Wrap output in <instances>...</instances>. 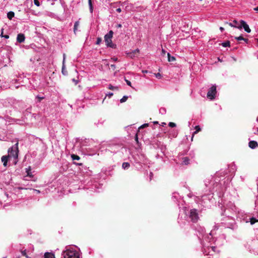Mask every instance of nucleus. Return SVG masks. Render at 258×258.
I'll return each mask as SVG.
<instances>
[{
	"label": "nucleus",
	"instance_id": "12",
	"mask_svg": "<svg viewBox=\"0 0 258 258\" xmlns=\"http://www.w3.org/2000/svg\"><path fill=\"white\" fill-rule=\"evenodd\" d=\"M249 147L251 149H254L257 146V143L254 141H251L248 143Z\"/></svg>",
	"mask_w": 258,
	"mask_h": 258
},
{
	"label": "nucleus",
	"instance_id": "14",
	"mask_svg": "<svg viewBox=\"0 0 258 258\" xmlns=\"http://www.w3.org/2000/svg\"><path fill=\"white\" fill-rule=\"evenodd\" d=\"M9 157V156H3L2 157V161L3 162V165L5 167L7 165Z\"/></svg>",
	"mask_w": 258,
	"mask_h": 258
},
{
	"label": "nucleus",
	"instance_id": "19",
	"mask_svg": "<svg viewBox=\"0 0 258 258\" xmlns=\"http://www.w3.org/2000/svg\"><path fill=\"white\" fill-rule=\"evenodd\" d=\"M195 129H196V131H195L192 135V137H191V141L193 139V138L194 137V135L197 134L198 132H199L200 131H201V127H200V126L199 125H197L195 126Z\"/></svg>",
	"mask_w": 258,
	"mask_h": 258
},
{
	"label": "nucleus",
	"instance_id": "60",
	"mask_svg": "<svg viewBox=\"0 0 258 258\" xmlns=\"http://www.w3.org/2000/svg\"><path fill=\"white\" fill-rule=\"evenodd\" d=\"M116 59H117L116 58H113L114 61H116Z\"/></svg>",
	"mask_w": 258,
	"mask_h": 258
},
{
	"label": "nucleus",
	"instance_id": "6",
	"mask_svg": "<svg viewBox=\"0 0 258 258\" xmlns=\"http://www.w3.org/2000/svg\"><path fill=\"white\" fill-rule=\"evenodd\" d=\"M113 37V31L110 30L109 32L104 36V41L107 47H113L112 42V38Z\"/></svg>",
	"mask_w": 258,
	"mask_h": 258
},
{
	"label": "nucleus",
	"instance_id": "58",
	"mask_svg": "<svg viewBox=\"0 0 258 258\" xmlns=\"http://www.w3.org/2000/svg\"><path fill=\"white\" fill-rule=\"evenodd\" d=\"M73 81L75 82L76 84H77V81L75 79H73Z\"/></svg>",
	"mask_w": 258,
	"mask_h": 258
},
{
	"label": "nucleus",
	"instance_id": "61",
	"mask_svg": "<svg viewBox=\"0 0 258 258\" xmlns=\"http://www.w3.org/2000/svg\"><path fill=\"white\" fill-rule=\"evenodd\" d=\"M19 189H23V188L22 187H19Z\"/></svg>",
	"mask_w": 258,
	"mask_h": 258
},
{
	"label": "nucleus",
	"instance_id": "16",
	"mask_svg": "<svg viewBox=\"0 0 258 258\" xmlns=\"http://www.w3.org/2000/svg\"><path fill=\"white\" fill-rule=\"evenodd\" d=\"M181 162L182 164L188 165L189 163V159L187 157H182Z\"/></svg>",
	"mask_w": 258,
	"mask_h": 258
},
{
	"label": "nucleus",
	"instance_id": "5",
	"mask_svg": "<svg viewBox=\"0 0 258 258\" xmlns=\"http://www.w3.org/2000/svg\"><path fill=\"white\" fill-rule=\"evenodd\" d=\"M63 258H80L78 252L76 250H67L62 253Z\"/></svg>",
	"mask_w": 258,
	"mask_h": 258
},
{
	"label": "nucleus",
	"instance_id": "35",
	"mask_svg": "<svg viewBox=\"0 0 258 258\" xmlns=\"http://www.w3.org/2000/svg\"><path fill=\"white\" fill-rule=\"evenodd\" d=\"M102 42V38L100 37H98L96 41V44L99 45Z\"/></svg>",
	"mask_w": 258,
	"mask_h": 258
},
{
	"label": "nucleus",
	"instance_id": "48",
	"mask_svg": "<svg viewBox=\"0 0 258 258\" xmlns=\"http://www.w3.org/2000/svg\"><path fill=\"white\" fill-rule=\"evenodd\" d=\"M253 10L255 11H257L258 12V7H255L253 9Z\"/></svg>",
	"mask_w": 258,
	"mask_h": 258
},
{
	"label": "nucleus",
	"instance_id": "51",
	"mask_svg": "<svg viewBox=\"0 0 258 258\" xmlns=\"http://www.w3.org/2000/svg\"><path fill=\"white\" fill-rule=\"evenodd\" d=\"M162 53H163V54H165V52H166L165 50L164 49H162Z\"/></svg>",
	"mask_w": 258,
	"mask_h": 258
},
{
	"label": "nucleus",
	"instance_id": "36",
	"mask_svg": "<svg viewBox=\"0 0 258 258\" xmlns=\"http://www.w3.org/2000/svg\"><path fill=\"white\" fill-rule=\"evenodd\" d=\"M125 81L128 86H130L133 88V87L132 86V83L129 80L125 79Z\"/></svg>",
	"mask_w": 258,
	"mask_h": 258
},
{
	"label": "nucleus",
	"instance_id": "4",
	"mask_svg": "<svg viewBox=\"0 0 258 258\" xmlns=\"http://www.w3.org/2000/svg\"><path fill=\"white\" fill-rule=\"evenodd\" d=\"M185 217L187 218L186 222L189 220L191 222L195 223L199 219V214L197 210L196 209H192L187 212H185Z\"/></svg>",
	"mask_w": 258,
	"mask_h": 258
},
{
	"label": "nucleus",
	"instance_id": "56",
	"mask_svg": "<svg viewBox=\"0 0 258 258\" xmlns=\"http://www.w3.org/2000/svg\"><path fill=\"white\" fill-rule=\"evenodd\" d=\"M136 140L137 141V142H138V137H137V135H136Z\"/></svg>",
	"mask_w": 258,
	"mask_h": 258
},
{
	"label": "nucleus",
	"instance_id": "55",
	"mask_svg": "<svg viewBox=\"0 0 258 258\" xmlns=\"http://www.w3.org/2000/svg\"><path fill=\"white\" fill-rule=\"evenodd\" d=\"M117 27H121V24H118V25H117Z\"/></svg>",
	"mask_w": 258,
	"mask_h": 258
},
{
	"label": "nucleus",
	"instance_id": "13",
	"mask_svg": "<svg viewBox=\"0 0 258 258\" xmlns=\"http://www.w3.org/2000/svg\"><path fill=\"white\" fill-rule=\"evenodd\" d=\"M178 135V131L177 130L173 129L170 132L169 135L173 137L176 138Z\"/></svg>",
	"mask_w": 258,
	"mask_h": 258
},
{
	"label": "nucleus",
	"instance_id": "40",
	"mask_svg": "<svg viewBox=\"0 0 258 258\" xmlns=\"http://www.w3.org/2000/svg\"><path fill=\"white\" fill-rule=\"evenodd\" d=\"M177 194H176V193H174L173 195L172 196V198H175V199H176L177 200Z\"/></svg>",
	"mask_w": 258,
	"mask_h": 258
},
{
	"label": "nucleus",
	"instance_id": "23",
	"mask_svg": "<svg viewBox=\"0 0 258 258\" xmlns=\"http://www.w3.org/2000/svg\"><path fill=\"white\" fill-rule=\"evenodd\" d=\"M15 14L13 12L10 11L8 13L7 17L9 19L12 20V19L14 17Z\"/></svg>",
	"mask_w": 258,
	"mask_h": 258
},
{
	"label": "nucleus",
	"instance_id": "7",
	"mask_svg": "<svg viewBox=\"0 0 258 258\" xmlns=\"http://www.w3.org/2000/svg\"><path fill=\"white\" fill-rule=\"evenodd\" d=\"M10 155L14 157L15 159H17L18 157V142L15 144V145L10 148L8 150Z\"/></svg>",
	"mask_w": 258,
	"mask_h": 258
},
{
	"label": "nucleus",
	"instance_id": "50",
	"mask_svg": "<svg viewBox=\"0 0 258 258\" xmlns=\"http://www.w3.org/2000/svg\"><path fill=\"white\" fill-rule=\"evenodd\" d=\"M220 30H221V31H223L224 30V28H223V27H221L220 28Z\"/></svg>",
	"mask_w": 258,
	"mask_h": 258
},
{
	"label": "nucleus",
	"instance_id": "34",
	"mask_svg": "<svg viewBox=\"0 0 258 258\" xmlns=\"http://www.w3.org/2000/svg\"><path fill=\"white\" fill-rule=\"evenodd\" d=\"M168 125L171 127H174L176 126V124L172 122H170L168 124Z\"/></svg>",
	"mask_w": 258,
	"mask_h": 258
},
{
	"label": "nucleus",
	"instance_id": "49",
	"mask_svg": "<svg viewBox=\"0 0 258 258\" xmlns=\"http://www.w3.org/2000/svg\"><path fill=\"white\" fill-rule=\"evenodd\" d=\"M34 190L36 191L37 192V193H38V194H39L40 192V190H39L34 189Z\"/></svg>",
	"mask_w": 258,
	"mask_h": 258
},
{
	"label": "nucleus",
	"instance_id": "33",
	"mask_svg": "<svg viewBox=\"0 0 258 258\" xmlns=\"http://www.w3.org/2000/svg\"><path fill=\"white\" fill-rule=\"evenodd\" d=\"M21 252L23 256H25L26 258H28V255H27V253H26V249H25V250H22L21 251Z\"/></svg>",
	"mask_w": 258,
	"mask_h": 258
},
{
	"label": "nucleus",
	"instance_id": "64",
	"mask_svg": "<svg viewBox=\"0 0 258 258\" xmlns=\"http://www.w3.org/2000/svg\"><path fill=\"white\" fill-rule=\"evenodd\" d=\"M256 121L258 122V116H257V117L256 118Z\"/></svg>",
	"mask_w": 258,
	"mask_h": 258
},
{
	"label": "nucleus",
	"instance_id": "10",
	"mask_svg": "<svg viewBox=\"0 0 258 258\" xmlns=\"http://www.w3.org/2000/svg\"><path fill=\"white\" fill-rule=\"evenodd\" d=\"M113 95V93H109L106 95L105 98L102 101V103L103 104H107L109 103L111 104V101L109 100L112 96Z\"/></svg>",
	"mask_w": 258,
	"mask_h": 258
},
{
	"label": "nucleus",
	"instance_id": "59",
	"mask_svg": "<svg viewBox=\"0 0 258 258\" xmlns=\"http://www.w3.org/2000/svg\"><path fill=\"white\" fill-rule=\"evenodd\" d=\"M77 164L79 165H82V163H78Z\"/></svg>",
	"mask_w": 258,
	"mask_h": 258
},
{
	"label": "nucleus",
	"instance_id": "45",
	"mask_svg": "<svg viewBox=\"0 0 258 258\" xmlns=\"http://www.w3.org/2000/svg\"><path fill=\"white\" fill-rule=\"evenodd\" d=\"M109 89H111V90H112L113 89V86H112L111 85H110L109 87Z\"/></svg>",
	"mask_w": 258,
	"mask_h": 258
},
{
	"label": "nucleus",
	"instance_id": "47",
	"mask_svg": "<svg viewBox=\"0 0 258 258\" xmlns=\"http://www.w3.org/2000/svg\"><path fill=\"white\" fill-rule=\"evenodd\" d=\"M178 223L181 225L182 224V221H180V220L179 219V218H178Z\"/></svg>",
	"mask_w": 258,
	"mask_h": 258
},
{
	"label": "nucleus",
	"instance_id": "2",
	"mask_svg": "<svg viewBox=\"0 0 258 258\" xmlns=\"http://www.w3.org/2000/svg\"><path fill=\"white\" fill-rule=\"evenodd\" d=\"M218 226L215 225L214 228L209 234L206 233L204 227L200 225H198L196 228L197 235L203 246L202 252L205 255L211 254V251L215 250L216 246L212 245L211 241L213 240V232L215 229H218Z\"/></svg>",
	"mask_w": 258,
	"mask_h": 258
},
{
	"label": "nucleus",
	"instance_id": "30",
	"mask_svg": "<svg viewBox=\"0 0 258 258\" xmlns=\"http://www.w3.org/2000/svg\"><path fill=\"white\" fill-rule=\"evenodd\" d=\"M128 98V96H124L120 100V103H123L125 102Z\"/></svg>",
	"mask_w": 258,
	"mask_h": 258
},
{
	"label": "nucleus",
	"instance_id": "25",
	"mask_svg": "<svg viewBox=\"0 0 258 258\" xmlns=\"http://www.w3.org/2000/svg\"><path fill=\"white\" fill-rule=\"evenodd\" d=\"M249 222H250L251 225L254 224L255 223L258 222V220L254 217H251L249 218Z\"/></svg>",
	"mask_w": 258,
	"mask_h": 258
},
{
	"label": "nucleus",
	"instance_id": "44",
	"mask_svg": "<svg viewBox=\"0 0 258 258\" xmlns=\"http://www.w3.org/2000/svg\"><path fill=\"white\" fill-rule=\"evenodd\" d=\"M3 31H4V29H2V32H1V35H0V36H1V37H3V36H4V35H3Z\"/></svg>",
	"mask_w": 258,
	"mask_h": 258
},
{
	"label": "nucleus",
	"instance_id": "32",
	"mask_svg": "<svg viewBox=\"0 0 258 258\" xmlns=\"http://www.w3.org/2000/svg\"><path fill=\"white\" fill-rule=\"evenodd\" d=\"M88 2H89V8H90V12L91 13H92V12H93V6H92V1H91V0H88Z\"/></svg>",
	"mask_w": 258,
	"mask_h": 258
},
{
	"label": "nucleus",
	"instance_id": "1",
	"mask_svg": "<svg viewBox=\"0 0 258 258\" xmlns=\"http://www.w3.org/2000/svg\"><path fill=\"white\" fill-rule=\"evenodd\" d=\"M225 176L223 171L217 172L214 176H210L205 181V185L208 189L202 196H196L195 201L201 204L204 207L210 206V203L212 202L213 198V191H217L219 197L223 196L224 191L229 186L231 179L229 176Z\"/></svg>",
	"mask_w": 258,
	"mask_h": 258
},
{
	"label": "nucleus",
	"instance_id": "3",
	"mask_svg": "<svg viewBox=\"0 0 258 258\" xmlns=\"http://www.w3.org/2000/svg\"><path fill=\"white\" fill-rule=\"evenodd\" d=\"M223 207L225 208V209L222 214L225 215V217L222 219L221 224L226 228H230L232 230L236 229L237 225L233 216H235L237 214V208L234 204L230 201L228 202L226 201L223 202Z\"/></svg>",
	"mask_w": 258,
	"mask_h": 258
},
{
	"label": "nucleus",
	"instance_id": "42",
	"mask_svg": "<svg viewBox=\"0 0 258 258\" xmlns=\"http://www.w3.org/2000/svg\"><path fill=\"white\" fill-rule=\"evenodd\" d=\"M3 37H4V38H5L6 39H8V38H9V36L8 35H5L3 36Z\"/></svg>",
	"mask_w": 258,
	"mask_h": 258
},
{
	"label": "nucleus",
	"instance_id": "27",
	"mask_svg": "<svg viewBox=\"0 0 258 258\" xmlns=\"http://www.w3.org/2000/svg\"><path fill=\"white\" fill-rule=\"evenodd\" d=\"M230 43L229 41H225L222 43V45L224 47L230 46Z\"/></svg>",
	"mask_w": 258,
	"mask_h": 258
},
{
	"label": "nucleus",
	"instance_id": "29",
	"mask_svg": "<svg viewBox=\"0 0 258 258\" xmlns=\"http://www.w3.org/2000/svg\"><path fill=\"white\" fill-rule=\"evenodd\" d=\"M79 23L78 21H77L75 22V23L74 24V31L75 33H76V31L77 30V27L79 26Z\"/></svg>",
	"mask_w": 258,
	"mask_h": 258
},
{
	"label": "nucleus",
	"instance_id": "24",
	"mask_svg": "<svg viewBox=\"0 0 258 258\" xmlns=\"http://www.w3.org/2000/svg\"><path fill=\"white\" fill-rule=\"evenodd\" d=\"M237 24H238L237 21L236 20H234L232 23H229V25L231 27H233L238 28V26L237 25Z\"/></svg>",
	"mask_w": 258,
	"mask_h": 258
},
{
	"label": "nucleus",
	"instance_id": "9",
	"mask_svg": "<svg viewBox=\"0 0 258 258\" xmlns=\"http://www.w3.org/2000/svg\"><path fill=\"white\" fill-rule=\"evenodd\" d=\"M240 25H238V29H241L242 28H243L244 30L247 32L250 33L251 31L249 27V26L247 24V23L243 20H241L240 21Z\"/></svg>",
	"mask_w": 258,
	"mask_h": 258
},
{
	"label": "nucleus",
	"instance_id": "46",
	"mask_svg": "<svg viewBox=\"0 0 258 258\" xmlns=\"http://www.w3.org/2000/svg\"><path fill=\"white\" fill-rule=\"evenodd\" d=\"M221 237H222V238L223 239H225V238H226V236H225V235H224V234H223V235L221 236Z\"/></svg>",
	"mask_w": 258,
	"mask_h": 258
},
{
	"label": "nucleus",
	"instance_id": "52",
	"mask_svg": "<svg viewBox=\"0 0 258 258\" xmlns=\"http://www.w3.org/2000/svg\"><path fill=\"white\" fill-rule=\"evenodd\" d=\"M255 204L258 206V198L257 199V200L255 201Z\"/></svg>",
	"mask_w": 258,
	"mask_h": 258
},
{
	"label": "nucleus",
	"instance_id": "8",
	"mask_svg": "<svg viewBox=\"0 0 258 258\" xmlns=\"http://www.w3.org/2000/svg\"><path fill=\"white\" fill-rule=\"evenodd\" d=\"M217 93L216 85H213L209 88L207 93V98L210 100H213L215 98V95Z\"/></svg>",
	"mask_w": 258,
	"mask_h": 258
},
{
	"label": "nucleus",
	"instance_id": "20",
	"mask_svg": "<svg viewBox=\"0 0 258 258\" xmlns=\"http://www.w3.org/2000/svg\"><path fill=\"white\" fill-rule=\"evenodd\" d=\"M235 39L240 41V40H243L246 43H247L248 42V40L246 38H243L242 36H240L238 37H235Z\"/></svg>",
	"mask_w": 258,
	"mask_h": 258
},
{
	"label": "nucleus",
	"instance_id": "41",
	"mask_svg": "<svg viewBox=\"0 0 258 258\" xmlns=\"http://www.w3.org/2000/svg\"><path fill=\"white\" fill-rule=\"evenodd\" d=\"M153 173H152V172H150V175H149V176H150V180L152 179V177H153Z\"/></svg>",
	"mask_w": 258,
	"mask_h": 258
},
{
	"label": "nucleus",
	"instance_id": "38",
	"mask_svg": "<svg viewBox=\"0 0 258 258\" xmlns=\"http://www.w3.org/2000/svg\"><path fill=\"white\" fill-rule=\"evenodd\" d=\"M149 125V124L148 123H144L143 124V125H142L139 128H144V127H146L147 126H148Z\"/></svg>",
	"mask_w": 258,
	"mask_h": 258
},
{
	"label": "nucleus",
	"instance_id": "54",
	"mask_svg": "<svg viewBox=\"0 0 258 258\" xmlns=\"http://www.w3.org/2000/svg\"><path fill=\"white\" fill-rule=\"evenodd\" d=\"M38 98L39 99V101L43 99V97H39Z\"/></svg>",
	"mask_w": 258,
	"mask_h": 258
},
{
	"label": "nucleus",
	"instance_id": "22",
	"mask_svg": "<svg viewBox=\"0 0 258 258\" xmlns=\"http://www.w3.org/2000/svg\"><path fill=\"white\" fill-rule=\"evenodd\" d=\"M168 60L169 62L174 61L175 60V57L173 56H171L169 53H167Z\"/></svg>",
	"mask_w": 258,
	"mask_h": 258
},
{
	"label": "nucleus",
	"instance_id": "28",
	"mask_svg": "<svg viewBox=\"0 0 258 258\" xmlns=\"http://www.w3.org/2000/svg\"><path fill=\"white\" fill-rule=\"evenodd\" d=\"M26 172L27 173V176L32 177V175L31 172V167H29L28 168H26Z\"/></svg>",
	"mask_w": 258,
	"mask_h": 258
},
{
	"label": "nucleus",
	"instance_id": "21",
	"mask_svg": "<svg viewBox=\"0 0 258 258\" xmlns=\"http://www.w3.org/2000/svg\"><path fill=\"white\" fill-rule=\"evenodd\" d=\"M130 166V164L128 162H123L122 164V167L124 170L128 169Z\"/></svg>",
	"mask_w": 258,
	"mask_h": 258
},
{
	"label": "nucleus",
	"instance_id": "63",
	"mask_svg": "<svg viewBox=\"0 0 258 258\" xmlns=\"http://www.w3.org/2000/svg\"><path fill=\"white\" fill-rule=\"evenodd\" d=\"M164 124H166V123L165 122H163L162 125H164Z\"/></svg>",
	"mask_w": 258,
	"mask_h": 258
},
{
	"label": "nucleus",
	"instance_id": "15",
	"mask_svg": "<svg viewBox=\"0 0 258 258\" xmlns=\"http://www.w3.org/2000/svg\"><path fill=\"white\" fill-rule=\"evenodd\" d=\"M64 60H65V54H63V64L62 66V73L64 75H66L68 74L67 71L66 70L65 66H64Z\"/></svg>",
	"mask_w": 258,
	"mask_h": 258
},
{
	"label": "nucleus",
	"instance_id": "53",
	"mask_svg": "<svg viewBox=\"0 0 258 258\" xmlns=\"http://www.w3.org/2000/svg\"><path fill=\"white\" fill-rule=\"evenodd\" d=\"M147 72H148L147 71H143V73H147Z\"/></svg>",
	"mask_w": 258,
	"mask_h": 258
},
{
	"label": "nucleus",
	"instance_id": "57",
	"mask_svg": "<svg viewBox=\"0 0 258 258\" xmlns=\"http://www.w3.org/2000/svg\"><path fill=\"white\" fill-rule=\"evenodd\" d=\"M154 123L155 124H158V121H155V122H154Z\"/></svg>",
	"mask_w": 258,
	"mask_h": 258
},
{
	"label": "nucleus",
	"instance_id": "39",
	"mask_svg": "<svg viewBox=\"0 0 258 258\" xmlns=\"http://www.w3.org/2000/svg\"><path fill=\"white\" fill-rule=\"evenodd\" d=\"M156 78L160 79L161 78V75L160 73H157L155 74Z\"/></svg>",
	"mask_w": 258,
	"mask_h": 258
},
{
	"label": "nucleus",
	"instance_id": "17",
	"mask_svg": "<svg viewBox=\"0 0 258 258\" xmlns=\"http://www.w3.org/2000/svg\"><path fill=\"white\" fill-rule=\"evenodd\" d=\"M44 256V258H55L54 254L51 252H45Z\"/></svg>",
	"mask_w": 258,
	"mask_h": 258
},
{
	"label": "nucleus",
	"instance_id": "62",
	"mask_svg": "<svg viewBox=\"0 0 258 258\" xmlns=\"http://www.w3.org/2000/svg\"><path fill=\"white\" fill-rule=\"evenodd\" d=\"M164 124H166V123L165 122H163L162 125H164Z\"/></svg>",
	"mask_w": 258,
	"mask_h": 258
},
{
	"label": "nucleus",
	"instance_id": "37",
	"mask_svg": "<svg viewBox=\"0 0 258 258\" xmlns=\"http://www.w3.org/2000/svg\"><path fill=\"white\" fill-rule=\"evenodd\" d=\"M34 3L36 6H37L38 7L40 6V3H39L38 0H34Z\"/></svg>",
	"mask_w": 258,
	"mask_h": 258
},
{
	"label": "nucleus",
	"instance_id": "11",
	"mask_svg": "<svg viewBox=\"0 0 258 258\" xmlns=\"http://www.w3.org/2000/svg\"><path fill=\"white\" fill-rule=\"evenodd\" d=\"M25 37L23 34H18L17 37V41L19 43H22L25 41Z\"/></svg>",
	"mask_w": 258,
	"mask_h": 258
},
{
	"label": "nucleus",
	"instance_id": "31",
	"mask_svg": "<svg viewBox=\"0 0 258 258\" xmlns=\"http://www.w3.org/2000/svg\"><path fill=\"white\" fill-rule=\"evenodd\" d=\"M166 112V109L165 108H161L159 109V113L161 114H165Z\"/></svg>",
	"mask_w": 258,
	"mask_h": 258
},
{
	"label": "nucleus",
	"instance_id": "26",
	"mask_svg": "<svg viewBox=\"0 0 258 258\" xmlns=\"http://www.w3.org/2000/svg\"><path fill=\"white\" fill-rule=\"evenodd\" d=\"M71 157L73 160H79L80 159V157L79 156L75 154H72L71 155Z\"/></svg>",
	"mask_w": 258,
	"mask_h": 258
},
{
	"label": "nucleus",
	"instance_id": "43",
	"mask_svg": "<svg viewBox=\"0 0 258 258\" xmlns=\"http://www.w3.org/2000/svg\"><path fill=\"white\" fill-rule=\"evenodd\" d=\"M116 11L118 12V13H120L121 12V9L120 8H117L116 9Z\"/></svg>",
	"mask_w": 258,
	"mask_h": 258
},
{
	"label": "nucleus",
	"instance_id": "18",
	"mask_svg": "<svg viewBox=\"0 0 258 258\" xmlns=\"http://www.w3.org/2000/svg\"><path fill=\"white\" fill-rule=\"evenodd\" d=\"M138 52H139V50L136 49L132 52L127 53V55L131 58H133L135 56V54H136V53H138Z\"/></svg>",
	"mask_w": 258,
	"mask_h": 258
}]
</instances>
